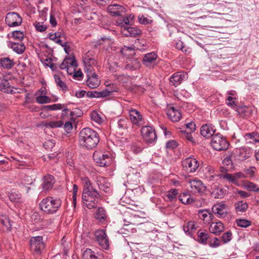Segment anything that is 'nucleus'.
<instances>
[{"label": "nucleus", "mask_w": 259, "mask_h": 259, "mask_svg": "<svg viewBox=\"0 0 259 259\" xmlns=\"http://www.w3.org/2000/svg\"><path fill=\"white\" fill-rule=\"evenodd\" d=\"M192 132H187V131H183L182 133L183 134V137L186 138L187 140L189 141L190 142H192V143H195V142L194 141L192 135Z\"/></svg>", "instance_id": "obj_61"}, {"label": "nucleus", "mask_w": 259, "mask_h": 259, "mask_svg": "<svg viewBox=\"0 0 259 259\" xmlns=\"http://www.w3.org/2000/svg\"><path fill=\"white\" fill-rule=\"evenodd\" d=\"M245 138L246 140L250 139L255 142H259V134L257 132L247 133L245 135Z\"/></svg>", "instance_id": "obj_44"}, {"label": "nucleus", "mask_w": 259, "mask_h": 259, "mask_svg": "<svg viewBox=\"0 0 259 259\" xmlns=\"http://www.w3.org/2000/svg\"><path fill=\"white\" fill-rule=\"evenodd\" d=\"M54 77L57 85L61 88L63 91H66L67 90V87L65 83L62 81L59 74H54Z\"/></svg>", "instance_id": "obj_39"}, {"label": "nucleus", "mask_w": 259, "mask_h": 259, "mask_svg": "<svg viewBox=\"0 0 259 259\" xmlns=\"http://www.w3.org/2000/svg\"><path fill=\"white\" fill-rule=\"evenodd\" d=\"M245 187L249 191L259 193V187L253 183L247 182L245 183Z\"/></svg>", "instance_id": "obj_41"}, {"label": "nucleus", "mask_w": 259, "mask_h": 259, "mask_svg": "<svg viewBox=\"0 0 259 259\" xmlns=\"http://www.w3.org/2000/svg\"><path fill=\"white\" fill-rule=\"evenodd\" d=\"M179 199L184 204H190L193 201V199H192L190 195L187 192L181 194L179 196Z\"/></svg>", "instance_id": "obj_32"}, {"label": "nucleus", "mask_w": 259, "mask_h": 259, "mask_svg": "<svg viewBox=\"0 0 259 259\" xmlns=\"http://www.w3.org/2000/svg\"><path fill=\"white\" fill-rule=\"evenodd\" d=\"M82 259H98L91 249L87 248L82 254Z\"/></svg>", "instance_id": "obj_38"}, {"label": "nucleus", "mask_w": 259, "mask_h": 259, "mask_svg": "<svg viewBox=\"0 0 259 259\" xmlns=\"http://www.w3.org/2000/svg\"><path fill=\"white\" fill-rule=\"evenodd\" d=\"M187 78V74L183 72H178L174 73L169 78L170 85L175 87L178 86L181 82Z\"/></svg>", "instance_id": "obj_14"}, {"label": "nucleus", "mask_w": 259, "mask_h": 259, "mask_svg": "<svg viewBox=\"0 0 259 259\" xmlns=\"http://www.w3.org/2000/svg\"><path fill=\"white\" fill-rule=\"evenodd\" d=\"M167 115L169 118L172 121H179L181 117V113L179 110L174 107H170L167 110Z\"/></svg>", "instance_id": "obj_24"}, {"label": "nucleus", "mask_w": 259, "mask_h": 259, "mask_svg": "<svg viewBox=\"0 0 259 259\" xmlns=\"http://www.w3.org/2000/svg\"><path fill=\"white\" fill-rule=\"evenodd\" d=\"M196 228L195 223L190 221L188 222L187 225L184 227V230L186 232H190L191 231L195 230Z\"/></svg>", "instance_id": "obj_45"}, {"label": "nucleus", "mask_w": 259, "mask_h": 259, "mask_svg": "<svg viewBox=\"0 0 259 259\" xmlns=\"http://www.w3.org/2000/svg\"><path fill=\"white\" fill-rule=\"evenodd\" d=\"M6 24L10 27L19 26L22 22L21 17L15 12L8 13L5 19Z\"/></svg>", "instance_id": "obj_10"}, {"label": "nucleus", "mask_w": 259, "mask_h": 259, "mask_svg": "<svg viewBox=\"0 0 259 259\" xmlns=\"http://www.w3.org/2000/svg\"><path fill=\"white\" fill-rule=\"evenodd\" d=\"M187 132H194L196 128L195 124L194 122H190L185 124Z\"/></svg>", "instance_id": "obj_63"}, {"label": "nucleus", "mask_w": 259, "mask_h": 259, "mask_svg": "<svg viewBox=\"0 0 259 259\" xmlns=\"http://www.w3.org/2000/svg\"><path fill=\"white\" fill-rule=\"evenodd\" d=\"M157 55L154 52L147 53L144 56L142 62L146 67H153L156 63Z\"/></svg>", "instance_id": "obj_16"}, {"label": "nucleus", "mask_w": 259, "mask_h": 259, "mask_svg": "<svg viewBox=\"0 0 259 259\" xmlns=\"http://www.w3.org/2000/svg\"><path fill=\"white\" fill-rule=\"evenodd\" d=\"M210 233L215 235H219L224 230V226L221 222L212 223L209 226V228Z\"/></svg>", "instance_id": "obj_25"}, {"label": "nucleus", "mask_w": 259, "mask_h": 259, "mask_svg": "<svg viewBox=\"0 0 259 259\" xmlns=\"http://www.w3.org/2000/svg\"><path fill=\"white\" fill-rule=\"evenodd\" d=\"M246 178H247V176L243 172H238L234 174V179L235 180V184L237 182L238 180Z\"/></svg>", "instance_id": "obj_60"}, {"label": "nucleus", "mask_w": 259, "mask_h": 259, "mask_svg": "<svg viewBox=\"0 0 259 259\" xmlns=\"http://www.w3.org/2000/svg\"><path fill=\"white\" fill-rule=\"evenodd\" d=\"M139 22L142 24H148L152 22V20L145 17L143 15H139L138 17Z\"/></svg>", "instance_id": "obj_54"}, {"label": "nucleus", "mask_w": 259, "mask_h": 259, "mask_svg": "<svg viewBox=\"0 0 259 259\" xmlns=\"http://www.w3.org/2000/svg\"><path fill=\"white\" fill-rule=\"evenodd\" d=\"M140 66V62L136 59H133L130 63L125 66L124 68L126 70H134L139 68Z\"/></svg>", "instance_id": "obj_34"}, {"label": "nucleus", "mask_w": 259, "mask_h": 259, "mask_svg": "<svg viewBox=\"0 0 259 259\" xmlns=\"http://www.w3.org/2000/svg\"><path fill=\"white\" fill-rule=\"evenodd\" d=\"M55 143L54 140H48L45 142L43 145L47 150H52L55 146Z\"/></svg>", "instance_id": "obj_49"}, {"label": "nucleus", "mask_w": 259, "mask_h": 259, "mask_svg": "<svg viewBox=\"0 0 259 259\" xmlns=\"http://www.w3.org/2000/svg\"><path fill=\"white\" fill-rule=\"evenodd\" d=\"M209 238V234L206 231L198 232V241L201 243H206Z\"/></svg>", "instance_id": "obj_36"}, {"label": "nucleus", "mask_w": 259, "mask_h": 259, "mask_svg": "<svg viewBox=\"0 0 259 259\" xmlns=\"http://www.w3.org/2000/svg\"><path fill=\"white\" fill-rule=\"evenodd\" d=\"M62 201L60 199L52 197L44 198L39 203L41 210L47 214L56 213L60 207Z\"/></svg>", "instance_id": "obj_3"}, {"label": "nucleus", "mask_w": 259, "mask_h": 259, "mask_svg": "<svg viewBox=\"0 0 259 259\" xmlns=\"http://www.w3.org/2000/svg\"><path fill=\"white\" fill-rule=\"evenodd\" d=\"M91 118L93 120L95 121L98 123H101L102 122V119L99 115V114L96 111L92 112L91 114Z\"/></svg>", "instance_id": "obj_50"}, {"label": "nucleus", "mask_w": 259, "mask_h": 259, "mask_svg": "<svg viewBox=\"0 0 259 259\" xmlns=\"http://www.w3.org/2000/svg\"><path fill=\"white\" fill-rule=\"evenodd\" d=\"M107 10L113 16H119L125 13V9L122 6L115 4L109 5Z\"/></svg>", "instance_id": "obj_17"}, {"label": "nucleus", "mask_w": 259, "mask_h": 259, "mask_svg": "<svg viewBox=\"0 0 259 259\" xmlns=\"http://www.w3.org/2000/svg\"><path fill=\"white\" fill-rule=\"evenodd\" d=\"M134 48L133 46L126 47L124 46V48H122L120 52V53L125 56L132 55L134 54Z\"/></svg>", "instance_id": "obj_43"}, {"label": "nucleus", "mask_w": 259, "mask_h": 259, "mask_svg": "<svg viewBox=\"0 0 259 259\" xmlns=\"http://www.w3.org/2000/svg\"><path fill=\"white\" fill-rule=\"evenodd\" d=\"M75 59L74 57L66 58L62 63L59 65V68L62 70L67 69V67H69L70 64L74 63Z\"/></svg>", "instance_id": "obj_33"}, {"label": "nucleus", "mask_w": 259, "mask_h": 259, "mask_svg": "<svg viewBox=\"0 0 259 259\" xmlns=\"http://www.w3.org/2000/svg\"><path fill=\"white\" fill-rule=\"evenodd\" d=\"M54 183L55 181L53 176L48 175L44 177L41 186L44 190H48L53 187Z\"/></svg>", "instance_id": "obj_26"}, {"label": "nucleus", "mask_w": 259, "mask_h": 259, "mask_svg": "<svg viewBox=\"0 0 259 259\" xmlns=\"http://www.w3.org/2000/svg\"><path fill=\"white\" fill-rule=\"evenodd\" d=\"M212 191L211 195L215 198H222L225 195V190H224L218 183L212 184L211 186Z\"/></svg>", "instance_id": "obj_19"}, {"label": "nucleus", "mask_w": 259, "mask_h": 259, "mask_svg": "<svg viewBox=\"0 0 259 259\" xmlns=\"http://www.w3.org/2000/svg\"><path fill=\"white\" fill-rule=\"evenodd\" d=\"M13 38L18 40H22L24 37L23 32L21 31H14L12 33Z\"/></svg>", "instance_id": "obj_48"}, {"label": "nucleus", "mask_w": 259, "mask_h": 259, "mask_svg": "<svg viewBox=\"0 0 259 259\" xmlns=\"http://www.w3.org/2000/svg\"><path fill=\"white\" fill-rule=\"evenodd\" d=\"M223 178L228 180L230 183L235 184V180L234 179V174L231 175L230 174H225L222 175Z\"/></svg>", "instance_id": "obj_64"}, {"label": "nucleus", "mask_w": 259, "mask_h": 259, "mask_svg": "<svg viewBox=\"0 0 259 259\" xmlns=\"http://www.w3.org/2000/svg\"><path fill=\"white\" fill-rule=\"evenodd\" d=\"M31 250L36 254H40L44 249L45 245L42 240V237L37 236L32 237L30 240Z\"/></svg>", "instance_id": "obj_7"}, {"label": "nucleus", "mask_w": 259, "mask_h": 259, "mask_svg": "<svg viewBox=\"0 0 259 259\" xmlns=\"http://www.w3.org/2000/svg\"><path fill=\"white\" fill-rule=\"evenodd\" d=\"M188 183L191 187V192L193 194L203 193L206 187L202 182L197 178L188 180Z\"/></svg>", "instance_id": "obj_8"}, {"label": "nucleus", "mask_w": 259, "mask_h": 259, "mask_svg": "<svg viewBox=\"0 0 259 259\" xmlns=\"http://www.w3.org/2000/svg\"><path fill=\"white\" fill-rule=\"evenodd\" d=\"M248 207V204L244 201H240L235 204V210L237 212H244Z\"/></svg>", "instance_id": "obj_31"}, {"label": "nucleus", "mask_w": 259, "mask_h": 259, "mask_svg": "<svg viewBox=\"0 0 259 259\" xmlns=\"http://www.w3.org/2000/svg\"><path fill=\"white\" fill-rule=\"evenodd\" d=\"M199 218L203 220L204 223L209 224L213 219V214L207 209H201L198 212Z\"/></svg>", "instance_id": "obj_21"}, {"label": "nucleus", "mask_w": 259, "mask_h": 259, "mask_svg": "<svg viewBox=\"0 0 259 259\" xmlns=\"http://www.w3.org/2000/svg\"><path fill=\"white\" fill-rule=\"evenodd\" d=\"M82 183L83 190L82 198L83 203L89 209L96 207L101 197L99 193L92 186L88 178H84L82 180Z\"/></svg>", "instance_id": "obj_1"}, {"label": "nucleus", "mask_w": 259, "mask_h": 259, "mask_svg": "<svg viewBox=\"0 0 259 259\" xmlns=\"http://www.w3.org/2000/svg\"><path fill=\"white\" fill-rule=\"evenodd\" d=\"M236 100H229L228 98H226V103L229 107L232 108H236L238 105Z\"/></svg>", "instance_id": "obj_62"}, {"label": "nucleus", "mask_w": 259, "mask_h": 259, "mask_svg": "<svg viewBox=\"0 0 259 259\" xmlns=\"http://www.w3.org/2000/svg\"><path fill=\"white\" fill-rule=\"evenodd\" d=\"M9 197L12 202H18L20 198V194L15 192H11L9 195Z\"/></svg>", "instance_id": "obj_56"}, {"label": "nucleus", "mask_w": 259, "mask_h": 259, "mask_svg": "<svg viewBox=\"0 0 259 259\" xmlns=\"http://www.w3.org/2000/svg\"><path fill=\"white\" fill-rule=\"evenodd\" d=\"M107 91H108V93L111 96L113 93L117 92L118 91V88L116 84H106V88L105 89Z\"/></svg>", "instance_id": "obj_46"}, {"label": "nucleus", "mask_w": 259, "mask_h": 259, "mask_svg": "<svg viewBox=\"0 0 259 259\" xmlns=\"http://www.w3.org/2000/svg\"><path fill=\"white\" fill-rule=\"evenodd\" d=\"M250 108L247 106H242L237 109V111L239 114H244L246 116L250 114Z\"/></svg>", "instance_id": "obj_51"}, {"label": "nucleus", "mask_w": 259, "mask_h": 259, "mask_svg": "<svg viewBox=\"0 0 259 259\" xmlns=\"http://www.w3.org/2000/svg\"><path fill=\"white\" fill-rule=\"evenodd\" d=\"M141 134L144 140L148 144H153L157 137L155 130L150 126H144L141 128Z\"/></svg>", "instance_id": "obj_5"}, {"label": "nucleus", "mask_w": 259, "mask_h": 259, "mask_svg": "<svg viewBox=\"0 0 259 259\" xmlns=\"http://www.w3.org/2000/svg\"><path fill=\"white\" fill-rule=\"evenodd\" d=\"M179 191L176 189H171L167 191V193L163 196L165 201H173L177 199Z\"/></svg>", "instance_id": "obj_27"}, {"label": "nucleus", "mask_w": 259, "mask_h": 259, "mask_svg": "<svg viewBox=\"0 0 259 259\" xmlns=\"http://www.w3.org/2000/svg\"><path fill=\"white\" fill-rule=\"evenodd\" d=\"M36 102L39 104H46L51 102V99L45 95H39L36 98Z\"/></svg>", "instance_id": "obj_42"}, {"label": "nucleus", "mask_w": 259, "mask_h": 259, "mask_svg": "<svg viewBox=\"0 0 259 259\" xmlns=\"http://www.w3.org/2000/svg\"><path fill=\"white\" fill-rule=\"evenodd\" d=\"M95 236L99 245L104 249H107L109 247V239L104 230L96 231Z\"/></svg>", "instance_id": "obj_12"}, {"label": "nucleus", "mask_w": 259, "mask_h": 259, "mask_svg": "<svg viewBox=\"0 0 259 259\" xmlns=\"http://www.w3.org/2000/svg\"><path fill=\"white\" fill-rule=\"evenodd\" d=\"M107 216L106 211L103 208L100 207L98 208L96 214L97 220L100 222H104L106 220Z\"/></svg>", "instance_id": "obj_30"}, {"label": "nucleus", "mask_w": 259, "mask_h": 259, "mask_svg": "<svg viewBox=\"0 0 259 259\" xmlns=\"http://www.w3.org/2000/svg\"><path fill=\"white\" fill-rule=\"evenodd\" d=\"M97 185L99 189L106 193L110 192V183L103 177H99L96 181Z\"/></svg>", "instance_id": "obj_23"}, {"label": "nucleus", "mask_w": 259, "mask_h": 259, "mask_svg": "<svg viewBox=\"0 0 259 259\" xmlns=\"http://www.w3.org/2000/svg\"><path fill=\"white\" fill-rule=\"evenodd\" d=\"M11 48L17 54H22L25 50V47L23 44L14 42L12 44Z\"/></svg>", "instance_id": "obj_35"}, {"label": "nucleus", "mask_w": 259, "mask_h": 259, "mask_svg": "<svg viewBox=\"0 0 259 259\" xmlns=\"http://www.w3.org/2000/svg\"><path fill=\"white\" fill-rule=\"evenodd\" d=\"M184 169L188 172H194L199 166L198 161L194 158L187 157L182 161Z\"/></svg>", "instance_id": "obj_9"}, {"label": "nucleus", "mask_w": 259, "mask_h": 259, "mask_svg": "<svg viewBox=\"0 0 259 259\" xmlns=\"http://www.w3.org/2000/svg\"><path fill=\"white\" fill-rule=\"evenodd\" d=\"M212 211L217 214L219 217L223 218L226 216V205L223 203H217L213 205Z\"/></svg>", "instance_id": "obj_22"}, {"label": "nucleus", "mask_w": 259, "mask_h": 259, "mask_svg": "<svg viewBox=\"0 0 259 259\" xmlns=\"http://www.w3.org/2000/svg\"><path fill=\"white\" fill-rule=\"evenodd\" d=\"M99 44L104 45V47L106 46L111 47V46L113 44V40L110 37H103L99 40Z\"/></svg>", "instance_id": "obj_40"}, {"label": "nucleus", "mask_w": 259, "mask_h": 259, "mask_svg": "<svg viewBox=\"0 0 259 259\" xmlns=\"http://www.w3.org/2000/svg\"><path fill=\"white\" fill-rule=\"evenodd\" d=\"M86 84L91 89L98 88L101 83V80L96 72L87 73Z\"/></svg>", "instance_id": "obj_13"}, {"label": "nucleus", "mask_w": 259, "mask_h": 259, "mask_svg": "<svg viewBox=\"0 0 259 259\" xmlns=\"http://www.w3.org/2000/svg\"><path fill=\"white\" fill-rule=\"evenodd\" d=\"M121 32L125 36L136 37L141 34V31L137 27L127 26L121 30Z\"/></svg>", "instance_id": "obj_18"}, {"label": "nucleus", "mask_w": 259, "mask_h": 259, "mask_svg": "<svg viewBox=\"0 0 259 259\" xmlns=\"http://www.w3.org/2000/svg\"><path fill=\"white\" fill-rule=\"evenodd\" d=\"M211 145L214 150L222 151L226 150L228 148L229 143L223 135L217 134L212 138Z\"/></svg>", "instance_id": "obj_4"}, {"label": "nucleus", "mask_w": 259, "mask_h": 259, "mask_svg": "<svg viewBox=\"0 0 259 259\" xmlns=\"http://www.w3.org/2000/svg\"><path fill=\"white\" fill-rule=\"evenodd\" d=\"M209 246L212 248H216L221 245V240L218 238H214L210 240Z\"/></svg>", "instance_id": "obj_52"}, {"label": "nucleus", "mask_w": 259, "mask_h": 259, "mask_svg": "<svg viewBox=\"0 0 259 259\" xmlns=\"http://www.w3.org/2000/svg\"><path fill=\"white\" fill-rule=\"evenodd\" d=\"M215 130L211 124H206L201 126L200 128L201 135L206 138L213 137Z\"/></svg>", "instance_id": "obj_20"}, {"label": "nucleus", "mask_w": 259, "mask_h": 259, "mask_svg": "<svg viewBox=\"0 0 259 259\" xmlns=\"http://www.w3.org/2000/svg\"><path fill=\"white\" fill-rule=\"evenodd\" d=\"M97 61L95 59H88L83 61L84 66V72L90 73L96 72V70L98 69L97 66Z\"/></svg>", "instance_id": "obj_15"}, {"label": "nucleus", "mask_w": 259, "mask_h": 259, "mask_svg": "<svg viewBox=\"0 0 259 259\" xmlns=\"http://www.w3.org/2000/svg\"><path fill=\"white\" fill-rule=\"evenodd\" d=\"M127 110L131 121L133 125L140 126L144 124V119L142 114L137 110L133 108H128Z\"/></svg>", "instance_id": "obj_6"}, {"label": "nucleus", "mask_w": 259, "mask_h": 259, "mask_svg": "<svg viewBox=\"0 0 259 259\" xmlns=\"http://www.w3.org/2000/svg\"><path fill=\"white\" fill-rule=\"evenodd\" d=\"M77 67V64L75 60H74V63H72V64H70L69 67H67V69H66L67 73L68 74H72L73 72H74L75 70V68Z\"/></svg>", "instance_id": "obj_59"}, {"label": "nucleus", "mask_w": 259, "mask_h": 259, "mask_svg": "<svg viewBox=\"0 0 259 259\" xmlns=\"http://www.w3.org/2000/svg\"><path fill=\"white\" fill-rule=\"evenodd\" d=\"M0 91L4 93H10L11 94H12L13 92L11 87L10 85L9 81L4 78L0 81Z\"/></svg>", "instance_id": "obj_28"}, {"label": "nucleus", "mask_w": 259, "mask_h": 259, "mask_svg": "<svg viewBox=\"0 0 259 259\" xmlns=\"http://www.w3.org/2000/svg\"><path fill=\"white\" fill-rule=\"evenodd\" d=\"M0 222L5 226L8 229H10L11 227L10 220L6 217L0 218Z\"/></svg>", "instance_id": "obj_58"}, {"label": "nucleus", "mask_w": 259, "mask_h": 259, "mask_svg": "<svg viewBox=\"0 0 259 259\" xmlns=\"http://www.w3.org/2000/svg\"><path fill=\"white\" fill-rule=\"evenodd\" d=\"M100 141L98 133L89 127L83 128L79 133V145L88 149H92L97 146Z\"/></svg>", "instance_id": "obj_2"}, {"label": "nucleus", "mask_w": 259, "mask_h": 259, "mask_svg": "<svg viewBox=\"0 0 259 259\" xmlns=\"http://www.w3.org/2000/svg\"><path fill=\"white\" fill-rule=\"evenodd\" d=\"M232 233L228 231L224 233L222 236V239L224 243L229 242L232 239Z\"/></svg>", "instance_id": "obj_53"}, {"label": "nucleus", "mask_w": 259, "mask_h": 259, "mask_svg": "<svg viewBox=\"0 0 259 259\" xmlns=\"http://www.w3.org/2000/svg\"><path fill=\"white\" fill-rule=\"evenodd\" d=\"M236 224L238 226L246 228L251 225L250 222L245 219H238L236 221Z\"/></svg>", "instance_id": "obj_47"}, {"label": "nucleus", "mask_w": 259, "mask_h": 259, "mask_svg": "<svg viewBox=\"0 0 259 259\" xmlns=\"http://www.w3.org/2000/svg\"><path fill=\"white\" fill-rule=\"evenodd\" d=\"M93 158L96 162L100 166L108 165L111 160V158L107 154L100 151H96L93 154Z\"/></svg>", "instance_id": "obj_11"}, {"label": "nucleus", "mask_w": 259, "mask_h": 259, "mask_svg": "<svg viewBox=\"0 0 259 259\" xmlns=\"http://www.w3.org/2000/svg\"><path fill=\"white\" fill-rule=\"evenodd\" d=\"M227 98L229 100H237L238 97L235 91H230L227 92Z\"/></svg>", "instance_id": "obj_57"}, {"label": "nucleus", "mask_w": 259, "mask_h": 259, "mask_svg": "<svg viewBox=\"0 0 259 259\" xmlns=\"http://www.w3.org/2000/svg\"><path fill=\"white\" fill-rule=\"evenodd\" d=\"M45 126L47 127L51 128L60 127L63 125V122L61 120L58 121H51L49 122H46Z\"/></svg>", "instance_id": "obj_37"}, {"label": "nucleus", "mask_w": 259, "mask_h": 259, "mask_svg": "<svg viewBox=\"0 0 259 259\" xmlns=\"http://www.w3.org/2000/svg\"><path fill=\"white\" fill-rule=\"evenodd\" d=\"M31 219L34 223L39 224L41 222L42 219L40 215L37 212H34L31 215Z\"/></svg>", "instance_id": "obj_55"}, {"label": "nucleus", "mask_w": 259, "mask_h": 259, "mask_svg": "<svg viewBox=\"0 0 259 259\" xmlns=\"http://www.w3.org/2000/svg\"><path fill=\"white\" fill-rule=\"evenodd\" d=\"M14 65L13 61L8 57L3 58L0 59V66L5 69H10Z\"/></svg>", "instance_id": "obj_29"}]
</instances>
